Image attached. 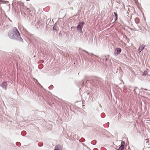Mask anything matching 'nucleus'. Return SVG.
<instances>
[{
    "label": "nucleus",
    "mask_w": 150,
    "mask_h": 150,
    "mask_svg": "<svg viewBox=\"0 0 150 150\" xmlns=\"http://www.w3.org/2000/svg\"><path fill=\"white\" fill-rule=\"evenodd\" d=\"M8 36L11 39H17L19 42H23V39L20 37V34L18 29L16 27L13 28L12 30L9 32Z\"/></svg>",
    "instance_id": "f257e3e1"
},
{
    "label": "nucleus",
    "mask_w": 150,
    "mask_h": 150,
    "mask_svg": "<svg viewBox=\"0 0 150 150\" xmlns=\"http://www.w3.org/2000/svg\"><path fill=\"white\" fill-rule=\"evenodd\" d=\"M84 23L83 22H79V24L77 26V30H79L80 32H82V28Z\"/></svg>",
    "instance_id": "f03ea898"
},
{
    "label": "nucleus",
    "mask_w": 150,
    "mask_h": 150,
    "mask_svg": "<svg viewBox=\"0 0 150 150\" xmlns=\"http://www.w3.org/2000/svg\"><path fill=\"white\" fill-rule=\"evenodd\" d=\"M121 49L120 48H116L114 53V54L115 55H117L119 54L121 52Z\"/></svg>",
    "instance_id": "7ed1b4c3"
},
{
    "label": "nucleus",
    "mask_w": 150,
    "mask_h": 150,
    "mask_svg": "<svg viewBox=\"0 0 150 150\" xmlns=\"http://www.w3.org/2000/svg\"><path fill=\"white\" fill-rule=\"evenodd\" d=\"M145 47V45H144L143 44L141 45L137 50L138 52L139 53H140L141 51L144 49Z\"/></svg>",
    "instance_id": "20e7f679"
},
{
    "label": "nucleus",
    "mask_w": 150,
    "mask_h": 150,
    "mask_svg": "<svg viewBox=\"0 0 150 150\" xmlns=\"http://www.w3.org/2000/svg\"><path fill=\"white\" fill-rule=\"evenodd\" d=\"M125 142H122L121 143V145L119 147L117 150H122L124 148Z\"/></svg>",
    "instance_id": "39448f33"
},
{
    "label": "nucleus",
    "mask_w": 150,
    "mask_h": 150,
    "mask_svg": "<svg viewBox=\"0 0 150 150\" xmlns=\"http://www.w3.org/2000/svg\"><path fill=\"white\" fill-rule=\"evenodd\" d=\"M7 85V83L6 82L4 81L1 84V86L3 88L6 89V88Z\"/></svg>",
    "instance_id": "423d86ee"
},
{
    "label": "nucleus",
    "mask_w": 150,
    "mask_h": 150,
    "mask_svg": "<svg viewBox=\"0 0 150 150\" xmlns=\"http://www.w3.org/2000/svg\"><path fill=\"white\" fill-rule=\"evenodd\" d=\"M60 147V145H57L55 146L54 150H60L59 149Z\"/></svg>",
    "instance_id": "0eeeda50"
},
{
    "label": "nucleus",
    "mask_w": 150,
    "mask_h": 150,
    "mask_svg": "<svg viewBox=\"0 0 150 150\" xmlns=\"http://www.w3.org/2000/svg\"><path fill=\"white\" fill-rule=\"evenodd\" d=\"M17 4H18V6H19V5L21 6H22L23 7L24 6V4H23V3H22V2H18V3Z\"/></svg>",
    "instance_id": "6e6552de"
},
{
    "label": "nucleus",
    "mask_w": 150,
    "mask_h": 150,
    "mask_svg": "<svg viewBox=\"0 0 150 150\" xmlns=\"http://www.w3.org/2000/svg\"><path fill=\"white\" fill-rule=\"evenodd\" d=\"M114 14L115 15V20H116L117 19V15L116 13L114 12Z\"/></svg>",
    "instance_id": "1a4fd4ad"
},
{
    "label": "nucleus",
    "mask_w": 150,
    "mask_h": 150,
    "mask_svg": "<svg viewBox=\"0 0 150 150\" xmlns=\"http://www.w3.org/2000/svg\"><path fill=\"white\" fill-rule=\"evenodd\" d=\"M147 74V71H144V72L143 74H142V75H145V76H146V74Z\"/></svg>",
    "instance_id": "9d476101"
},
{
    "label": "nucleus",
    "mask_w": 150,
    "mask_h": 150,
    "mask_svg": "<svg viewBox=\"0 0 150 150\" xmlns=\"http://www.w3.org/2000/svg\"><path fill=\"white\" fill-rule=\"evenodd\" d=\"M146 143H148L149 142V139H146Z\"/></svg>",
    "instance_id": "9b49d317"
},
{
    "label": "nucleus",
    "mask_w": 150,
    "mask_h": 150,
    "mask_svg": "<svg viewBox=\"0 0 150 150\" xmlns=\"http://www.w3.org/2000/svg\"><path fill=\"white\" fill-rule=\"evenodd\" d=\"M54 27L53 28V30H54Z\"/></svg>",
    "instance_id": "f8f14e48"
}]
</instances>
